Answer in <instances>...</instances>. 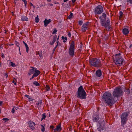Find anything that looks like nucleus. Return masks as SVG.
<instances>
[{"mask_svg": "<svg viewBox=\"0 0 132 132\" xmlns=\"http://www.w3.org/2000/svg\"><path fill=\"white\" fill-rule=\"evenodd\" d=\"M47 1L49 2H50L51 1V0H47Z\"/></svg>", "mask_w": 132, "mask_h": 132, "instance_id": "obj_62", "label": "nucleus"}, {"mask_svg": "<svg viewBox=\"0 0 132 132\" xmlns=\"http://www.w3.org/2000/svg\"><path fill=\"white\" fill-rule=\"evenodd\" d=\"M46 91H48L50 89V87L49 85H46L45 87Z\"/></svg>", "mask_w": 132, "mask_h": 132, "instance_id": "obj_24", "label": "nucleus"}, {"mask_svg": "<svg viewBox=\"0 0 132 132\" xmlns=\"http://www.w3.org/2000/svg\"><path fill=\"white\" fill-rule=\"evenodd\" d=\"M125 90H124V91H126V92H127V93L128 94H129L130 93V91L129 89H126L125 88Z\"/></svg>", "mask_w": 132, "mask_h": 132, "instance_id": "obj_32", "label": "nucleus"}, {"mask_svg": "<svg viewBox=\"0 0 132 132\" xmlns=\"http://www.w3.org/2000/svg\"><path fill=\"white\" fill-rule=\"evenodd\" d=\"M4 76L6 77V78H7L8 77V74L7 73H5L4 74Z\"/></svg>", "mask_w": 132, "mask_h": 132, "instance_id": "obj_44", "label": "nucleus"}, {"mask_svg": "<svg viewBox=\"0 0 132 132\" xmlns=\"http://www.w3.org/2000/svg\"><path fill=\"white\" fill-rule=\"evenodd\" d=\"M2 120L3 121H5V122L9 120V119L6 118H4L2 119Z\"/></svg>", "mask_w": 132, "mask_h": 132, "instance_id": "obj_34", "label": "nucleus"}, {"mask_svg": "<svg viewBox=\"0 0 132 132\" xmlns=\"http://www.w3.org/2000/svg\"><path fill=\"white\" fill-rule=\"evenodd\" d=\"M99 119L98 115V114H94L93 116V120L94 122H97Z\"/></svg>", "mask_w": 132, "mask_h": 132, "instance_id": "obj_14", "label": "nucleus"}, {"mask_svg": "<svg viewBox=\"0 0 132 132\" xmlns=\"http://www.w3.org/2000/svg\"><path fill=\"white\" fill-rule=\"evenodd\" d=\"M102 121L103 123V122H104V120H103V119H102Z\"/></svg>", "mask_w": 132, "mask_h": 132, "instance_id": "obj_63", "label": "nucleus"}, {"mask_svg": "<svg viewBox=\"0 0 132 132\" xmlns=\"http://www.w3.org/2000/svg\"><path fill=\"white\" fill-rule=\"evenodd\" d=\"M31 68H32V69L30 70L28 73L29 75H31L32 74H33L35 71V69L33 67H31Z\"/></svg>", "mask_w": 132, "mask_h": 132, "instance_id": "obj_19", "label": "nucleus"}, {"mask_svg": "<svg viewBox=\"0 0 132 132\" xmlns=\"http://www.w3.org/2000/svg\"><path fill=\"white\" fill-rule=\"evenodd\" d=\"M127 2L132 4V0H127Z\"/></svg>", "mask_w": 132, "mask_h": 132, "instance_id": "obj_39", "label": "nucleus"}, {"mask_svg": "<svg viewBox=\"0 0 132 132\" xmlns=\"http://www.w3.org/2000/svg\"><path fill=\"white\" fill-rule=\"evenodd\" d=\"M64 39H65L66 40H67V37H66L64 38V40H63V42L65 43L66 42V41Z\"/></svg>", "mask_w": 132, "mask_h": 132, "instance_id": "obj_47", "label": "nucleus"}, {"mask_svg": "<svg viewBox=\"0 0 132 132\" xmlns=\"http://www.w3.org/2000/svg\"><path fill=\"white\" fill-rule=\"evenodd\" d=\"M79 23L80 25H81L83 23V22L82 21H79Z\"/></svg>", "mask_w": 132, "mask_h": 132, "instance_id": "obj_41", "label": "nucleus"}, {"mask_svg": "<svg viewBox=\"0 0 132 132\" xmlns=\"http://www.w3.org/2000/svg\"><path fill=\"white\" fill-rule=\"evenodd\" d=\"M75 47L74 42L73 41H72L70 44L68 52L69 55L72 57L74 54Z\"/></svg>", "mask_w": 132, "mask_h": 132, "instance_id": "obj_8", "label": "nucleus"}, {"mask_svg": "<svg viewBox=\"0 0 132 132\" xmlns=\"http://www.w3.org/2000/svg\"><path fill=\"white\" fill-rule=\"evenodd\" d=\"M33 84L34 85L36 86H39L40 85L39 84L38 82L36 81H34L33 82Z\"/></svg>", "mask_w": 132, "mask_h": 132, "instance_id": "obj_27", "label": "nucleus"}, {"mask_svg": "<svg viewBox=\"0 0 132 132\" xmlns=\"http://www.w3.org/2000/svg\"><path fill=\"white\" fill-rule=\"evenodd\" d=\"M119 14L120 15L119 18L120 20L121 19L122 17V15L123 14V12L122 11H120L119 12Z\"/></svg>", "mask_w": 132, "mask_h": 132, "instance_id": "obj_25", "label": "nucleus"}, {"mask_svg": "<svg viewBox=\"0 0 132 132\" xmlns=\"http://www.w3.org/2000/svg\"><path fill=\"white\" fill-rule=\"evenodd\" d=\"M76 1V0H73L72 1V2L73 3H74Z\"/></svg>", "mask_w": 132, "mask_h": 132, "instance_id": "obj_57", "label": "nucleus"}, {"mask_svg": "<svg viewBox=\"0 0 132 132\" xmlns=\"http://www.w3.org/2000/svg\"><path fill=\"white\" fill-rule=\"evenodd\" d=\"M28 19L27 18L26 16H22L21 17V20L22 21H27L28 20Z\"/></svg>", "mask_w": 132, "mask_h": 132, "instance_id": "obj_22", "label": "nucleus"}, {"mask_svg": "<svg viewBox=\"0 0 132 132\" xmlns=\"http://www.w3.org/2000/svg\"><path fill=\"white\" fill-rule=\"evenodd\" d=\"M102 98L105 103L109 106L112 105L116 101L114 100V97L109 92H105L103 94Z\"/></svg>", "mask_w": 132, "mask_h": 132, "instance_id": "obj_1", "label": "nucleus"}, {"mask_svg": "<svg viewBox=\"0 0 132 132\" xmlns=\"http://www.w3.org/2000/svg\"><path fill=\"white\" fill-rule=\"evenodd\" d=\"M57 36L56 35H55L53 37V40L52 42H51L50 43V44L51 45H53L54 44V43L55 42L57 38Z\"/></svg>", "mask_w": 132, "mask_h": 132, "instance_id": "obj_20", "label": "nucleus"}, {"mask_svg": "<svg viewBox=\"0 0 132 132\" xmlns=\"http://www.w3.org/2000/svg\"><path fill=\"white\" fill-rule=\"evenodd\" d=\"M68 36L70 37H71V33L70 32H68Z\"/></svg>", "mask_w": 132, "mask_h": 132, "instance_id": "obj_48", "label": "nucleus"}, {"mask_svg": "<svg viewBox=\"0 0 132 132\" xmlns=\"http://www.w3.org/2000/svg\"><path fill=\"white\" fill-rule=\"evenodd\" d=\"M54 127L53 125L51 126L50 127V129L52 130H54Z\"/></svg>", "mask_w": 132, "mask_h": 132, "instance_id": "obj_35", "label": "nucleus"}, {"mask_svg": "<svg viewBox=\"0 0 132 132\" xmlns=\"http://www.w3.org/2000/svg\"><path fill=\"white\" fill-rule=\"evenodd\" d=\"M54 30L53 32L52 33V34H56V32L57 31V30L55 29H54Z\"/></svg>", "mask_w": 132, "mask_h": 132, "instance_id": "obj_33", "label": "nucleus"}, {"mask_svg": "<svg viewBox=\"0 0 132 132\" xmlns=\"http://www.w3.org/2000/svg\"><path fill=\"white\" fill-rule=\"evenodd\" d=\"M114 62L115 64L118 66H120L124 61V59L119 55L116 54L115 55V58H114Z\"/></svg>", "mask_w": 132, "mask_h": 132, "instance_id": "obj_4", "label": "nucleus"}, {"mask_svg": "<svg viewBox=\"0 0 132 132\" xmlns=\"http://www.w3.org/2000/svg\"><path fill=\"white\" fill-rule=\"evenodd\" d=\"M61 123H60L58 125V132L60 131L62 129L61 127Z\"/></svg>", "mask_w": 132, "mask_h": 132, "instance_id": "obj_31", "label": "nucleus"}, {"mask_svg": "<svg viewBox=\"0 0 132 132\" xmlns=\"http://www.w3.org/2000/svg\"><path fill=\"white\" fill-rule=\"evenodd\" d=\"M25 97H26L28 98L29 99V98H30V96L29 95H25Z\"/></svg>", "mask_w": 132, "mask_h": 132, "instance_id": "obj_46", "label": "nucleus"}, {"mask_svg": "<svg viewBox=\"0 0 132 132\" xmlns=\"http://www.w3.org/2000/svg\"><path fill=\"white\" fill-rule=\"evenodd\" d=\"M18 107H16V108H15V109H16V110H17V109H18Z\"/></svg>", "mask_w": 132, "mask_h": 132, "instance_id": "obj_61", "label": "nucleus"}, {"mask_svg": "<svg viewBox=\"0 0 132 132\" xmlns=\"http://www.w3.org/2000/svg\"><path fill=\"white\" fill-rule=\"evenodd\" d=\"M101 24L102 26L104 27L107 30L111 31L112 30V24H111L110 20H107L106 22H102Z\"/></svg>", "mask_w": 132, "mask_h": 132, "instance_id": "obj_6", "label": "nucleus"}, {"mask_svg": "<svg viewBox=\"0 0 132 132\" xmlns=\"http://www.w3.org/2000/svg\"><path fill=\"white\" fill-rule=\"evenodd\" d=\"M2 45H3L2 44L0 46V49H2L3 48Z\"/></svg>", "mask_w": 132, "mask_h": 132, "instance_id": "obj_51", "label": "nucleus"}, {"mask_svg": "<svg viewBox=\"0 0 132 132\" xmlns=\"http://www.w3.org/2000/svg\"><path fill=\"white\" fill-rule=\"evenodd\" d=\"M89 27V22H86L84 24L81 28V30L83 32L86 31Z\"/></svg>", "mask_w": 132, "mask_h": 132, "instance_id": "obj_12", "label": "nucleus"}, {"mask_svg": "<svg viewBox=\"0 0 132 132\" xmlns=\"http://www.w3.org/2000/svg\"><path fill=\"white\" fill-rule=\"evenodd\" d=\"M39 20V19L38 18V16L37 15V16L35 18V22L36 23H38Z\"/></svg>", "mask_w": 132, "mask_h": 132, "instance_id": "obj_29", "label": "nucleus"}, {"mask_svg": "<svg viewBox=\"0 0 132 132\" xmlns=\"http://www.w3.org/2000/svg\"><path fill=\"white\" fill-rule=\"evenodd\" d=\"M56 43L57 44L56 45V46L54 47V50L58 46V41H57V42H56Z\"/></svg>", "mask_w": 132, "mask_h": 132, "instance_id": "obj_49", "label": "nucleus"}, {"mask_svg": "<svg viewBox=\"0 0 132 132\" xmlns=\"http://www.w3.org/2000/svg\"><path fill=\"white\" fill-rule=\"evenodd\" d=\"M19 52H20V47H19Z\"/></svg>", "mask_w": 132, "mask_h": 132, "instance_id": "obj_59", "label": "nucleus"}, {"mask_svg": "<svg viewBox=\"0 0 132 132\" xmlns=\"http://www.w3.org/2000/svg\"><path fill=\"white\" fill-rule=\"evenodd\" d=\"M64 36H62V39L63 40H64Z\"/></svg>", "mask_w": 132, "mask_h": 132, "instance_id": "obj_54", "label": "nucleus"}, {"mask_svg": "<svg viewBox=\"0 0 132 132\" xmlns=\"http://www.w3.org/2000/svg\"><path fill=\"white\" fill-rule=\"evenodd\" d=\"M99 125H98V127L97 128V129L99 131H101L103 130L104 127L103 126H102V125L100 122L98 123Z\"/></svg>", "mask_w": 132, "mask_h": 132, "instance_id": "obj_17", "label": "nucleus"}, {"mask_svg": "<svg viewBox=\"0 0 132 132\" xmlns=\"http://www.w3.org/2000/svg\"><path fill=\"white\" fill-rule=\"evenodd\" d=\"M36 55H39V56L40 57H43L42 53H39V52L38 51L36 52Z\"/></svg>", "mask_w": 132, "mask_h": 132, "instance_id": "obj_28", "label": "nucleus"}, {"mask_svg": "<svg viewBox=\"0 0 132 132\" xmlns=\"http://www.w3.org/2000/svg\"><path fill=\"white\" fill-rule=\"evenodd\" d=\"M89 62L91 66L96 68L100 67L102 66L101 61L97 58H94L90 59Z\"/></svg>", "mask_w": 132, "mask_h": 132, "instance_id": "obj_2", "label": "nucleus"}, {"mask_svg": "<svg viewBox=\"0 0 132 132\" xmlns=\"http://www.w3.org/2000/svg\"><path fill=\"white\" fill-rule=\"evenodd\" d=\"M42 117L41 120L42 121L43 120L45 119V118L46 117V114L45 113H44L42 115Z\"/></svg>", "mask_w": 132, "mask_h": 132, "instance_id": "obj_23", "label": "nucleus"}, {"mask_svg": "<svg viewBox=\"0 0 132 132\" xmlns=\"http://www.w3.org/2000/svg\"><path fill=\"white\" fill-rule=\"evenodd\" d=\"M24 45H25L26 47V52L27 53H28L29 51V47L27 45L26 43L25 44H24Z\"/></svg>", "mask_w": 132, "mask_h": 132, "instance_id": "obj_26", "label": "nucleus"}, {"mask_svg": "<svg viewBox=\"0 0 132 132\" xmlns=\"http://www.w3.org/2000/svg\"><path fill=\"white\" fill-rule=\"evenodd\" d=\"M30 4V6H33L34 7H35L33 6L32 4V3H31Z\"/></svg>", "mask_w": 132, "mask_h": 132, "instance_id": "obj_50", "label": "nucleus"}, {"mask_svg": "<svg viewBox=\"0 0 132 132\" xmlns=\"http://www.w3.org/2000/svg\"><path fill=\"white\" fill-rule=\"evenodd\" d=\"M11 65L13 67H15V65L14 63H13L12 62H11Z\"/></svg>", "mask_w": 132, "mask_h": 132, "instance_id": "obj_36", "label": "nucleus"}, {"mask_svg": "<svg viewBox=\"0 0 132 132\" xmlns=\"http://www.w3.org/2000/svg\"><path fill=\"white\" fill-rule=\"evenodd\" d=\"M15 107V106H14L13 107V109H12V110L11 112H12V113H14L15 112V110H14V108Z\"/></svg>", "mask_w": 132, "mask_h": 132, "instance_id": "obj_38", "label": "nucleus"}, {"mask_svg": "<svg viewBox=\"0 0 132 132\" xmlns=\"http://www.w3.org/2000/svg\"><path fill=\"white\" fill-rule=\"evenodd\" d=\"M103 8L102 6L101 5H99L95 8L94 12L96 15L100 14L103 12Z\"/></svg>", "mask_w": 132, "mask_h": 132, "instance_id": "obj_9", "label": "nucleus"}, {"mask_svg": "<svg viewBox=\"0 0 132 132\" xmlns=\"http://www.w3.org/2000/svg\"><path fill=\"white\" fill-rule=\"evenodd\" d=\"M29 101H32L34 100V99L32 98L31 97H30V98H29Z\"/></svg>", "mask_w": 132, "mask_h": 132, "instance_id": "obj_45", "label": "nucleus"}, {"mask_svg": "<svg viewBox=\"0 0 132 132\" xmlns=\"http://www.w3.org/2000/svg\"><path fill=\"white\" fill-rule=\"evenodd\" d=\"M2 103V102L0 101V105H1Z\"/></svg>", "mask_w": 132, "mask_h": 132, "instance_id": "obj_58", "label": "nucleus"}, {"mask_svg": "<svg viewBox=\"0 0 132 132\" xmlns=\"http://www.w3.org/2000/svg\"><path fill=\"white\" fill-rule=\"evenodd\" d=\"M25 4V8L27 7V2L26 1L23 2Z\"/></svg>", "mask_w": 132, "mask_h": 132, "instance_id": "obj_42", "label": "nucleus"}, {"mask_svg": "<svg viewBox=\"0 0 132 132\" xmlns=\"http://www.w3.org/2000/svg\"><path fill=\"white\" fill-rule=\"evenodd\" d=\"M73 15V13H70V15H69V16H68V18H69V19H70L71 18L72 16Z\"/></svg>", "mask_w": 132, "mask_h": 132, "instance_id": "obj_37", "label": "nucleus"}, {"mask_svg": "<svg viewBox=\"0 0 132 132\" xmlns=\"http://www.w3.org/2000/svg\"><path fill=\"white\" fill-rule=\"evenodd\" d=\"M1 56L3 58H4V54H2Z\"/></svg>", "mask_w": 132, "mask_h": 132, "instance_id": "obj_52", "label": "nucleus"}, {"mask_svg": "<svg viewBox=\"0 0 132 132\" xmlns=\"http://www.w3.org/2000/svg\"><path fill=\"white\" fill-rule=\"evenodd\" d=\"M106 15L105 13H103L101 16H100L99 19H100L101 23L105 22L106 20Z\"/></svg>", "mask_w": 132, "mask_h": 132, "instance_id": "obj_10", "label": "nucleus"}, {"mask_svg": "<svg viewBox=\"0 0 132 132\" xmlns=\"http://www.w3.org/2000/svg\"><path fill=\"white\" fill-rule=\"evenodd\" d=\"M102 72L100 69H98L97 70L96 72V76L98 77H100L102 75Z\"/></svg>", "mask_w": 132, "mask_h": 132, "instance_id": "obj_16", "label": "nucleus"}, {"mask_svg": "<svg viewBox=\"0 0 132 132\" xmlns=\"http://www.w3.org/2000/svg\"><path fill=\"white\" fill-rule=\"evenodd\" d=\"M51 21V19H49L48 20L46 18L44 21V26L46 27L47 26L48 24Z\"/></svg>", "mask_w": 132, "mask_h": 132, "instance_id": "obj_15", "label": "nucleus"}, {"mask_svg": "<svg viewBox=\"0 0 132 132\" xmlns=\"http://www.w3.org/2000/svg\"><path fill=\"white\" fill-rule=\"evenodd\" d=\"M123 92L121 89L119 87L116 88L113 93V94L114 97L117 98L123 94Z\"/></svg>", "mask_w": 132, "mask_h": 132, "instance_id": "obj_5", "label": "nucleus"}, {"mask_svg": "<svg viewBox=\"0 0 132 132\" xmlns=\"http://www.w3.org/2000/svg\"><path fill=\"white\" fill-rule=\"evenodd\" d=\"M132 47V44H131L129 46V48H131Z\"/></svg>", "mask_w": 132, "mask_h": 132, "instance_id": "obj_55", "label": "nucleus"}, {"mask_svg": "<svg viewBox=\"0 0 132 132\" xmlns=\"http://www.w3.org/2000/svg\"><path fill=\"white\" fill-rule=\"evenodd\" d=\"M42 101L41 100H40L39 101L37 102V103H36V105L37 106V108H39L40 106H41V105H42Z\"/></svg>", "mask_w": 132, "mask_h": 132, "instance_id": "obj_21", "label": "nucleus"}, {"mask_svg": "<svg viewBox=\"0 0 132 132\" xmlns=\"http://www.w3.org/2000/svg\"><path fill=\"white\" fill-rule=\"evenodd\" d=\"M128 115V114L127 112H125L123 113L121 116V125L123 127L124 126V125L126 123Z\"/></svg>", "mask_w": 132, "mask_h": 132, "instance_id": "obj_7", "label": "nucleus"}, {"mask_svg": "<svg viewBox=\"0 0 132 132\" xmlns=\"http://www.w3.org/2000/svg\"><path fill=\"white\" fill-rule=\"evenodd\" d=\"M23 44H25L26 43L24 41H23Z\"/></svg>", "mask_w": 132, "mask_h": 132, "instance_id": "obj_64", "label": "nucleus"}, {"mask_svg": "<svg viewBox=\"0 0 132 132\" xmlns=\"http://www.w3.org/2000/svg\"><path fill=\"white\" fill-rule=\"evenodd\" d=\"M77 97L81 99H85L86 98V93L82 86L78 88L77 93Z\"/></svg>", "mask_w": 132, "mask_h": 132, "instance_id": "obj_3", "label": "nucleus"}, {"mask_svg": "<svg viewBox=\"0 0 132 132\" xmlns=\"http://www.w3.org/2000/svg\"><path fill=\"white\" fill-rule=\"evenodd\" d=\"M122 32L123 34L126 35L129 33V31L127 28H124L122 30Z\"/></svg>", "mask_w": 132, "mask_h": 132, "instance_id": "obj_18", "label": "nucleus"}, {"mask_svg": "<svg viewBox=\"0 0 132 132\" xmlns=\"http://www.w3.org/2000/svg\"><path fill=\"white\" fill-rule=\"evenodd\" d=\"M57 131H58V125L56 126V128L54 129V132H55Z\"/></svg>", "mask_w": 132, "mask_h": 132, "instance_id": "obj_40", "label": "nucleus"}, {"mask_svg": "<svg viewBox=\"0 0 132 132\" xmlns=\"http://www.w3.org/2000/svg\"><path fill=\"white\" fill-rule=\"evenodd\" d=\"M35 125L36 124L33 121L30 122L29 123V125L30 128L32 130L34 129Z\"/></svg>", "mask_w": 132, "mask_h": 132, "instance_id": "obj_13", "label": "nucleus"}, {"mask_svg": "<svg viewBox=\"0 0 132 132\" xmlns=\"http://www.w3.org/2000/svg\"><path fill=\"white\" fill-rule=\"evenodd\" d=\"M15 44L17 46L19 47V44L18 42H15Z\"/></svg>", "mask_w": 132, "mask_h": 132, "instance_id": "obj_43", "label": "nucleus"}, {"mask_svg": "<svg viewBox=\"0 0 132 132\" xmlns=\"http://www.w3.org/2000/svg\"><path fill=\"white\" fill-rule=\"evenodd\" d=\"M35 73H34L32 77L30 78V80H31L35 77H37L40 73L41 72L39 70H37L36 68H35Z\"/></svg>", "mask_w": 132, "mask_h": 132, "instance_id": "obj_11", "label": "nucleus"}, {"mask_svg": "<svg viewBox=\"0 0 132 132\" xmlns=\"http://www.w3.org/2000/svg\"><path fill=\"white\" fill-rule=\"evenodd\" d=\"M14 84L15 85H16V82H15L14 83Z\"/></svg>", "mask_w": 132, "mask_h": 132, "instance_id": "obj_60", "label": "nucleus"}, {"mask_svg": "<svg viewBox=\"0 0 132 132\" xmlns=\"http://www.w3.org/2000/svg\"><path fill=\"white\" fill-rule=\"evenodd\" d=\"M7 31V30H5V33H6V32Z\"/></svg>", "mask_w": 132, "mask_h": 132, "instance_id": "obj_53", "label": "nucleus"}, {"mask_svg": "<svg viewBox=\"0 0 132 132\" xmlns=\"http://www.w3.org/2000/svg\"><path fill=\"white\" fill-rule=\"evenodd\" d=\"M41 131L43 132H44L45 131V128L44 126L42 125H41Z\"/></svg>", "mask_w": 132, "mask_h": 132, "instance_id": "obj_30", "label": "nucleus"}, {"mask_svg": "<svg viewBox=\"0 0 132 132\" xmlns=\"http://www.w3.org/2000/svg\"><path fill=\"white\" fill-rule=\"evenodd\" d=\"M64 0V2H66L68 0Z\"/></svg>", "mask_w": 132, "mask_h": 132, "instance_id": "obj_56", "label": "nucleus"}]
</instances>
